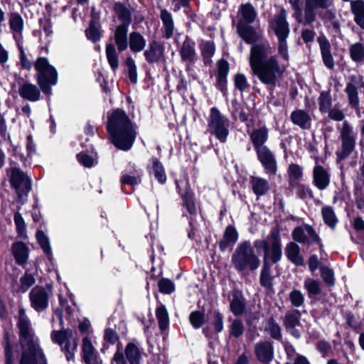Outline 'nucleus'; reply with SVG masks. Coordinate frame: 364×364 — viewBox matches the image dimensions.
<instances>
[{
    "label": "nucleus",
    "instance_id": "f257e3e1",
    "mask_svg": "<svg viewBox=\"0 0 364 364\" xmlns=\"http://www.w3.org/2000/svg\"><path fill=\"white\" fill-rule=\"evenodd\" d=\"M240 36L247 43L253 44L249 57L252 74L265 85L274 87L284 69L279 65L275 56L272 55V48L267 40L260 39V34L255 29L240 21L237 26Z\"/></svg>",
    "mask_w": 364,
    "mask_h": 364
},
{
    "label": "nucleus",
    "instance_id": "f03ea898",
    "mask_svg": "<svg viewBox=\"0 0 364 364\" xmlns=\"http://www.w3.org/2000/svg\"><path fill=\"white\" fill-rule=\"evenodd\" d=\"M17 327L19 332L21 354L19 364H47L39 339L23 308L18 310Z\"/></svg>",
    "mask_w": 364,
    "mask_h": 364
},
{
    "label": "nucleus",
    "instance_id": "7ed1b4c3",
    "mask_svg": "<svg viewBox=\"0 0 364 364\" xmlns=\"http://www.w3.org/2000/svg\"><path fill=\"white\" fill-rule=\"evenodd\" d=\"M107 130L112 143L119 149L127 151L132 146L136 132L124 111L115 109L108 117Z\"/></svg>",
    "mask_w": 364,
    "mask_h": 364
},
{
    "label": "nucleus",
    "instance_id": "20e7f679",
    "mask_svg": "<svg viewBox=\"0 0 364 364\" xmlns=\"http://www.w3.org/2000/svg\"><path fill=\"white\" fill-rule=\"evenodd\" d=\"M231 262L235 269L240 272L255 271L260 265L259 256L250 241L241 242L232 255Z\"/></svg>",
    "mask_w": 364,
    "mask_h": 364
},
{
    "label": "nucleus",
    "instance_id": "39448f33",
    "mask_svg": "<svg viewBox=\"0 0 364 364\" xmlns=\"http://www.w3.org/2000/svg\"><path fill=\"white\" fill-rule=\"evenodd\" d=\"M287 17V14L286 11L284 9H281L280 11L274 16L270 22L271 28L278 38L279 54L285 60H287L289 58L287 38L290 32Z\"/></svg>",
    "mask_w": 364,
    "mask_h": 364
},
{
    "label": "nucleus",
    "instance_id": "423d86ee",
    "mask_svg": "<svg viewBox=\"0 0 364 364\" xmlns=\"http://www.w3.org/2000/svg\"><path fill=\"white\" fill-rule=\"evenodd\" d=\"M230 121L216 107H212L208 118V132L225 143L229 135Z\"/></svg>",
    "mask_w": 364,
    "mask_h": 364
},
{
    "label": "nucleus",
    "instance_id": "0eeeda50",
    "mask_svg": "<svg viewBox=\"0 0 364 364\" xmlns=\"http://www.w3.org/2000/svg\"><path fill=\"white\" fill-rule=\"evenodd\" d=\"M35 68L38 71V83L41 90L46 94H50V85H54L58 81L56 70L49 64L46 58H39L35 63Z\"/></svg>",
    "mask_w": 364,
    "mask_h": 364
},
{
    "label": "nucleus",
    "instance_id": "6e6552de",
    "mask_svg": "<svg viewBox=\"0 0 364 364\" xmlns=\"http://www.w3.org/2000/svg\"><path fill=\"white\" fill-rule=\"evenodd\" d=\"M341 141V150L337 153L338 159L343 160L348 157L355 147L357 133L353 126L344 121L340 127H338Z\"/></svg>",
    "mask_w": 364,
    "mask_h": 364
},
{
    "label": "nucleus",
    "instance_id": "1a4fd4ad",
    "mask_svg": "<svg viewBox=\"0 0 364 364\" xmlns=\"http://www.w3.org/2000/svg\"><path fill=\"white\" fill-rule=\"evenodd\" d=\"M50 337L54 343L61 346L68 361L74 359L77 342V339L74 337V332L72 330L53 331L51 333Z\"/></svg>",
    "mask_w": 364,
    "mask_h": 364
},
{
    "label": "nucleus",
    "instance_id": "9d476101",
    "mask_svg": "<svg viewBox=\"0 0 364 364\" xmlns=\"http://www.w3.org/2000/svg\"><path fill=\"white\" fill-rule=\"evenodd\" d=\"M51 291L42 287H35L29 293L31 307L38 312L43 311L48 307Z\"/></svg>",
    "mask_w": 364,
    "mask_h": 364
},
{
    "label": "nucleus",
    "instance_id": "9b49d317",
    "mask_svg": "<svg viewBox=\"0 0 364 364\" xmlns=\"http://www.w3.org/2000/svg\"><path fill=\"white\" fill-rule=\"evenodd\" d=\"M10 182L20 198L23 194L26 195L31 189L29 178L23 172L17 168H11Z\"/></svg>",
    "mask_w": 364,
    "mask_h": 364
},
{
    "label": "nucleus",
    "instance_id": "f8f14e48",
    "mask_svg": "<svg viewBox=\"0 0 364 364\" xmlns=\"http://www.w3.org/2000/svg\"><path fill=\"white\" fill-rule=\"evenodd\" d=\"M332 0H305L304 25L311 24L316 20V10L328 9Z\"/></svg>",
    "mask_w": 364,
    "mask_h": 364
},
{
    "label": "nucleus",
    "instance_id": "ddd939ff",
    "mask_svg": "<svg viewBox=\"0 0 364 364\" xmlns=\"http://www.w3.org/2000/svg\"><path fill=\"white\" fill-rule=\"evenodd\" d=\"M271 239V245H268V247L265 250L264 260L269 258L273 263L278 262L282 256V251L281 247V240L279 237V232L277 229L272 230L269 236Z\"/></svg>",
    "mask_w": 364,
    "mask_h": 364
},
{
    "label": "nucleus",
    "instance_id": "4468645a",
    "mask_svg": "<svg viewBox=\"0 0 364 364\" xmlns=\"http://www.w3.org/2000/svg\"><path fill=\"white\" fill-rule=\"evenodd\" d=\"M259 161L268 175H275L277 171V163L274 154L269 148H260L256 151Z\"/></svg>",
    "mask_w": 364,
    "mask_h": 364
},
{
    "label": "nucleus",
    "instance_id": "2eb2a0df",
    "mask_svg": "<svg viewBox=\"0 0 364 364\" xmlns=\"http://www.w3.org/2000/svg\"><path fill=\"white\" fill-rule=\"evenodd\" d=\"M318 158L315 159V166L313 170V179L315 186L319 190L326 189L330 183V174L328 170L321 164ZM321 162H323L321 161Z\"/></svg>",
    "mask_w": 364,
    "mask_h": 364
},
{
    "label": "nucleus",
    "instance_id": "dca6fc26",
    "mask_svg": "<svg viewBox=\"0 0 364 364\" xmlns=\"http://www.w3.org/2000/svg\"><path fill=\"white\" fill-rule=\"evenodd\" d=\"M9 24L16 43L23 41L24 21L20 14L18 12H11L9 14Z\"/></svg>",
    "mask_w": 364,
    "mask_h": 364
},
{
    "label": "nucleus",
    "instance_id": "f3484780",
    "mask_svg": "<svg viewBox=\"0 0 364 364\" xmlns=\"http://www.w3.org/2000/svg\"><path fill=\"white\" fill-rule=\"evenodd\" d=\"M82 358L86 364H102L97 351L94 347L90 339L85 337L82 344Z\"/></svg>",
    "mask_w": 364,
    "mask_h": 364
},
{
    "label": "nucleus",
    "instance_id": "a211bd4d",
    "mask_svg": "<svg viewBox=\"0 0 364 364\" xmlns=\"http://www.w3.org/2000/svg\"><path fill=\"white\" fill-rule=\"evenodd\" d=\"M292 237L296 242L306 243L316 241L318 235L313 228L307 225L304 227H296L292 232Z\"/></svg>",
    "mask_w": 364,
    "mask_h": 364
},
{
    "label": "nucleus",
    "instance_id": "6ab92c4d",
    "mask_svg": "<svg viewBox=\"0 0 364 364\" xmlns=\"http://www.w3.org/2000/svg\"><path fill=\"white\" fill-rule=\"evenodd\" d=\"M164 55V47L156 41L150 42L147 48L144 52V56L146 60L149 63L159 62L163 60Z\"/></svg>",
    "mask_w": 364,
    "mask_h": 364
},
{
    "label": "nucleus",
    "instance_id": "aec40b11",
    "mask_svg": "<svg viewBox=\"0 0 364 364\" xmlns=\"http://www.w3.org/2000/svg\"><path fill=\"white\" fill-rule=\"evenodd\" d=\"M255 353L258 360L263 363L270 362L274 358L273 346L269 341L256 343Z\"/></svg>",
    "mask_w": 364,
    "mask_h": 364
},
{
    "label": "nucleus",
    "instance_id": "412c9836",
    "mask_svg": "<svg viewBox=\"0 0 364 364\" xmlns=\"http://www.w3.org/2000/svg\"><path fill=\"white\" fill-rule=\"evenodd\" d=\"M250 136L255 151L259 150L260 148L267 147L264 144L268 139L269 132L266 127L263 126L255 129L250 134Z\"/></svg>",
    "mask_w": 364,
    "mask_h": 364
},
{
    "label": "nucleus",
    "instance_id": "4be33fe9",
    "mask_svg": "<svg viewBox=\"0 0 364 364\" xmlns=\"http://www.w3.org/2000/svg\"><path fill=\"white\" fill-rule=\"evenodd\" d=\"M114 40L119 52L124 51L128 48L129 36L127 25H119L117 26L114 33Z\"/></svg>",
    "mask_w": 364,
    "mask_h": 364
},
{
    "label": "nucleus",
    "instance_id": "5701e85b",
    "mask_svg": "<svg viewBox=\"0 0 364 364\" xmlns=\"http://www.w3.org/2000/svg\"><path fill=\"white\" fill-rule=\"evenodd\" d=\"M18 93L22 98L31 102L38 101L41 96L38 88L30 82L21 85L18 88Z\"/></svg>",
    "mask_w": 364,
    "mask_h": 364
},
{
    "label": "nucleus",
    "instance_id": "b1692460",
    "mask_svg": "<svg viewBox=\"0 0 364 364\" xmlns=\"http://www.w3.org/2000/svg\"><path fill=\"white\" fill-rule=\"evenodd\" d=\"M11 252L16 263L19 265L25 264L28 258L29 249L22 242H16L11 247Z\"/></svg>",
    "mask_w": 364,
    "mask_h": 364
},
{
    "label": "nucleus",
    "instance_id": "393cba45",
    "mask_svg": "<svg viewBox=\"0 0 364 364\" xmlns=\"http://www.w3.org/2000/svg\"><path fill=\"white\" fill-rule=\"evenodd\" d=\"M250 184L253 193L257 196L265 195L270 189L269 182L259 176H251Z\"/></svg>",
    "mask_w": 364,
    "mask_h": 364
},
{
    "label": "nucleus",
    "instance_id": "a878e982",
    "mask_svg": "<svg viewBox=\"0 0 364 364\" xmlns=\"http://www.w3.org/2000/svg\"><path fill=\"white\" fill-rule=\"evenodd\" d=\"M286 255L296 266H301L304 264V258L301 255L299 246L295 242H291L288 243L285 247Z\"/></svg>",
    "mask_w": 364,
    "mask_h": 364
},
{
    "label": "nucleus",
    "instance_id": "bb28decb",
    "mask_svg": "<svg viewBox=\"0 0 364 364\" xmlns=\"http://www.w3.org/2000/svg\"><path fill=\"white\" fill-rule=\"evenodd\" d=\"M322 58L325 65L332 69L334 67L333 58L331 53V45L328 41L323 36L318 38Z\"/></svg>",
    "mask_w": 364,
    "mask_h": 364
},
{
    "label": "nucleus",
    "instance_id": "cd10ccee",
    "mask_svg": "<svg viewBox=\"0 0 364 364\" xmlns=\"http://www.w3.org/2000/svg\"><path fill=\"white\" fill-rule=\"evenodd\" d=\"M146 45V41L139 32L133 31L129 33L128 46L133 53L141 52Z\"/></svg>",
    "mask_w": 364,
    "mask_h": 364
},
{
    "label": "nucleus",
    "instance_id": "c85d7f7f",
    "mask_svg": "<svg viewBox=\"0 0 364 364\" xmlns=\"http://www.w3.org/2000/svg\"><path fill=\"white\" fill-rule=\"evenodd\" d=\"M291 120L295 125L301 129H309L311 127V117L307 112L301 109H297L291 112Z\"/></svg>",
    "mask_w": 364,
    "mask_h": 364
},
{
    "label": "nucleus",
    "instance_id": "c756f323",
    "mask_svg": "<svg viewBox=\"0 0 364 364\" xmlns=\"http://www.w3.org/2000/svg\"><path fill=\"white\" fill-rule=\"evenodd\" d=\"M238 239V233L236 229L228 225L224 232L223 238L219 242V247L221 251H225L228 246L235 244Z\"/></svg>",
    "mask_w": 364,
    "mask_h": 364
},
{
    "label": "nucleus",
    "instance_id": "7c9ffc66",
    "mask_svg": "<svg viewBox=\"0 0 364 364\" xmlns=\"http://www.w3.org/2000/svg\"><path fill=\"white\" fill-rule=\"evenodd\" d=\"M350 9L354 15L355 22L364 29V1L362 0L351 1Z\"/></svg>",
    "mask_w": 364,
    "mask_h": 364
},
{
    "label": "nucleus",
    "instance_id": "2f4dec72",
    "mask_svg": "<svg viewBox=\"0 0 364 364\" xmlns=\"http://www.w3.org/2000/svg\"><path fill=\"white\" fill-rule=\"evenodd\" d=\"M125 357L129 364H140L141 352L134 343H129L124 349Z\"/></svg>",
    "mask_w": 364,
    "mask_h": 364
},
{
    "label": "nucleus",
    "instance_id": "473e14b6",
    "mask_svg": "<svg viewBox=\"0 0 364 364\" xmlns=\"http://www.w3.org/2000/svg\"><path fill=\"white\" fill-rule=\"evenodd\" d=\"M141 173L139 169L135 166H132L131 169L126 170L122 177L121 182L122 184H129L134 186L141 183Z\"/></svg>",
    "mask_w": 364,
    "mask_h": 364
},
{
    "label": "nucleus",
    "instance_id": "72a5a7b5",
    "mask_svg": "<svg viewBox=\"0 0 364 364\" xmlns=\"http://www.w3.org/2000/svg\"><path fill=\"white\" fill-rule=\"evenodd\" d=\"M180 54L183 61L193 62L196 58L194 43L189 39L184 41L180 50Z\"/></svg>",
    "mask_w": 364,
    "mask_h": 364
},
{
    "label": "nucleus",
    "instance_id": "f704fd0d",
    "mask_svg": "<svg viewBox=\"0 0 364 364\" xmlns=\"http://www.w3.org/2000/svg\"><path fill=\"white\" fill-rule=\"evenodd\" d=\"M156 315L159 323V328L164 331L169 325V317L168 311L164 305L160 304L156 310Z\"/></svg>",
    "mask_w": 364,
    "mask_h": 364
},
{
    "label": "nucleus",
    "instance_id": "c9c22d12",
    "mask_svg": "<svg viewBox=\"0 0 364 364\" xmlns=\"http://www.w3.org/2000/svg\"><path fill=\"white\" fill-rule=\"evenodd\" d=\"M284 325L288 331L294 336L299 337V334L295 329L299 325V316L295 313H287L285 316Z\"/></svg>",
    "mask_w": 364,
    "mask_h": 364
},
{
    "label": "nucleus",
    "instance_id": "e433bc0d",
    "mask_svg": "<svg viewBox=\"0 0 364 364\" xmlns=\"http://www.w3.org/2000/svg\"><path fill=\"white\" fill-rule=\"evenodd\" d=\"M151 173L160 183H164L166 181V175L162 164L156 158L152 159V167Z\"/></svg>",
    "mask_w": 364,
    "mask_h": 364
},
{
    "label": "nucleus",
    "instance_id": "4c0bfd02",
    "mask_svg": "<svg viewBox=\"0 0 364 364\" xmlns=\"http://www.w3.org/2000/svg\"><path fill=\"white\" fill-rule=\"evenodd\" d=\"M36 239L48 259L51 260L53 259L52 249L48 236L46 235L42 230H38L36 232Z\"/></svg>",
    "mask_w": 364,
    "mask_h": 364
},
{
    "label": "nucleus",
    "instance_id": "58836bf2",
    "mask_svg": "<svg viewBox=\"0 0 364 364\" xmlns=\"http://www.w3.org/2000/svg\"><path fill=\"white\" fill-rule=\"evenodd\" d=\"M304 286L309 298L315 297L321 293V284L318 280L307 278L304 281Z\"/></svg>",
    "mask_w": 364,
    "mask_h": 364
},
{
    "label": "nucleus",
    "instance_id": "ea45409f",
    "mask_svg": "<svg viewBox=\"0 0 364 364\" xmlns=\"http://www.w3.org/2000/svg\"><path fill=\"white\" fill-rule=\"evenodd\" d=\"M106 57L112 69L115 70L119 67V57L115 46L112 43L106 46Z\"/></svg>",
    "mask_w": 364,
    "mask_h": 364
},
{
    "label": "nucleus",
    "instance_id": "a19ab883",
    "mask_svg": "<svg viewBox=\"0 0 364 364\" xmlns=\"http://www.w3.org/2000/svg\"><path fill=\"white\" fill-rule=\"evenodd\" d=\"M260 284L267 288L272 286V277L271 276V266L268 261L264 259L260 274Z\"/></svg>",
    "mask_w": 364,
    "mask_h": 364
},
{
    "label": "nucleus",
    "instance_id": "79ce46f5",
    "mask_svg": "<svg viewBox=\"0 0 364 364\" xmlns=\"http://www.w3.org/2000/svg\"><path fill=\"white\" fill-rule=\"evenodd\" d=\"M322 216L324 223L331 228H334L338 223L336 215L330 206H325L321 210Z\"/></svg>",
    "mask_w": 364,
    "mask_h": 364
},
{
    "label": "nucleus",
    "instance_id": "37998d69",
    "mask_svg": "<svg viewBox=\"0 0 364 364\" xmlns=\"http://www.w3.org/2000/svg\"><path fill=\"white\" fill-rule=\"evenodd\" d=\"M350 55L355 62H362L364 60V45L360 43H356L350 47Z\"/></svg>",
    "mask_w": 364,
    "mask_h": 364
},
{
    "label": "nucleus",
    "instance_id": "c03bdc74",
    "mask_svg": "<svg viewBox=\"0 0 364 364\" xmlns=\"http://www.w3.org/2000/svg\"><path fill=\"white\" fill-rule=\"evenodd\" d=\"M114 11L118 18L124 22L122 25H127L128 26L131 20L129 11L120 3L114 4Z\"/></svg>",
    "mask_w": 364,
    "mask_h": 364
},
{
    "label": "nucleus",
    "instance_id": "a18cd8bd",
    "mask_svg": "<svg viewBox=\"0 0 364 364\" xmlns=\"http://www.w3.org/2000/svg\"><path fill=\"white\" fill-rule=\"evenodd\" d=\"M231 323L229 326V332L230 334L235 337V338H239L240 337L245 331V326L242 323V321L238 318L231 320Z\"/></svg>",
    "mask_w": 364,
    "mask_h": 364
},
{
    "label": "nucleus",
    "instance_id": "49530a36",
    "mask_svg": "<svg viewBox=\"0 0 364 364\" xmlns=\"http://www.w3.org/2000/svg\"><path fill=\"white\" fill-rule=\"evenodd\" d=\"M229 72V64L225 60H220L218 62V82L222 85L226 82V77Z\"/></svg>",
    "mask_w": 364,
    "mask_h": 364
},
{
    "label": "nucleus",
    "instance_id": "de8ad7c7",
    "mask_svg": "<svg viewBox=\"0 0 364 364\" xmlns=\"http://www.w3.org/2000/svg\"><path fill=\"white\" fill-rule=\"evenodd\" d=\"M241 12L242 14L243 19L246 23H252V22L255 21L257 16V13L255 11V9L251 4H247L242 5L241 7Z\"/></svg>",
    "mask_w": 364,
    "mask_h": 364
},
{
    "label": "nucleus",
    "instance_id": "09e8293b",
    "mask_svg": "<svg viewBox=\"0 0 364 364\" xmlns=\"http://www.w3.org/2000/svg\"><path fill=\"white\" fill-rule=\"evenodd\" d=\"M245 306L244 299L238 296H234L230 303L232 312L236 316L241 315L245 311Z\"/></svg>",
    "mask_w": 364,
    "mask_h": 364
},
{
    "label": "nucleus",
    "instance_id": "8fccbe9b",
    "mask_svg": "<svg viewBox=\"0 0 364 364\" xmlns=\"http://www.w3.org/2000/svg\"><path fill=\"white\" fill-rule=\"evenodd\" d=\"M183 204L191 214L196 212V207L193 200V194L190 190H186L184 193H181Z\"/></svg>",
    "mask_w": 364,
    "mask_h": 364
},
{
    "label": "nucleus",
    "instance_id": "3c124183",
    "mask_svg": "<svg viewBox=\"0 0 364 364\" xmlns=\"http://www.w3.org/2000/svg\"><path fill=\"white\" fill-rule=\"evenodd\" d=\"M14 220L18 235L22 238H26L27 237L26 225L21 214L18 212L16 213Z\"/></svg>",
    "mask_w": 364,
    "mask_h": 364
},
{
    "label": "nucleus",
    "instance_id": "603ef678",
    "mask_svg": "<svg viewBox=\"0 0 364 364\" xmlns=\"http://www.w3.org/2000/svg\"><path fill=\"white\" fill-rule=\"evenodd\" d=\"M332 100L329 92H321L318 98L319 109L321 112H327L331 107Z\"/></svg>",
    "mask_w": 364,
    "mask_h": 364
},
{
    "label": "nucleus",
    "instance_id": "864d4df0",
    "mask_svg": "<svg viewBox=\"0 0 364 364\" xmlns=\"http://www.w3.org/2000/svg\"><path fill=\"white\" fill-rule=\"evenodd\" d=\"M321 277L323 282L328 286H333L335 284L334 272L327 266H321Z\"/></svg>",
    "mask_w": 364,
    "mask_h": 364
},
{
    "label": "nucleus",
    "instance_id": "5fc2aeb1",
    "mask_svg": "<svg viewBox=\"0 0 364 364\" xmlns=\"http://www.w3.org/2000/svg\"><path fill=\"white\" fill-rule=\"evenodd\" d=\"M364 87L363 77L360 75H352L350 77L349 82L347 83L346 90H359Z\"/></svg>",
    "mask_w": 364,
    "mask_h": 364
},
{
    "label": "nucleus",
    "instance_id": "6e6d98bb",
    "mask_svg": "<svg viewBox=\"0 0 364 364\" xmlns=\"http://www.w3.org/2000/svg\"><path fill=\"white\" fill-rule=\"evenodd\" d=\"M215 44L212 41H205L201 44V51L205 63H208L215 53Z\"/></svg>",
    "mask_w": 364,
    "mask_h": 364
},
{
    "label": "nucleus",
    "instance_id": "4d7b16f0",
    "mask_svg": "<svg viewBox=\"0 0 364 364\" xmlns=\"http://www.w3.org/2000/svg\"><path fill=\"white\" fill-rule=\"evenodd\" d=\"M266 330L269 332L271 336L275 339L281 338V328L273 318H270L266 326Z\"/></svg>",
    "mask_w": 364,
    "mask_h": 364
},
{
    "label": "nucleus",
    "instance_id": "13d9d810",
    "mask_svg": "<svg viewBox=\"0 0 364 364\" xmlns=\"http://www.w3.org/2000/svg\"><path fill=\"white\" fill-rule=\"evenodd\" d=\"M289 299L293 306L300 307L304 304V296L297 289H294L289 294Z\"/></svg>",
    "mask_w": 364,
    "mask_h": 364
},
{
    "label": "nucleus",
    "instance_id": "bf43d9fd",
    "mask_svg": "<svg viewBox=\"0 0 364 364\" xmlns=\"http://www.w3.org/2000/svg\"><path fill=\"white\" fill-rule=\"evenodd\" d=\"M86 35L87 37L93 42H96L100 38V32L95 22H90V26L86 31Z\"/></svg>",
    "mask_w": 364,
    "mask_h": 364
},
{
    "label": "nucleus",
    "instance_id": "052dcab7",
    "mask_svg": "<svg viewBox=\"0 0 364 364\" xmlns=\"http://www.w3.org/2000/svg\"><path fill=\"white\" fill-rule=\"evenodd\" d=\"M299 2L300 0H289V3L294 10V16L299 23H303L304 25V12H302V10L299 6Z\"/></svg>",
    "mask_w": 364,
    "mask_h": 364
},
{
    "label": "nucleus",
    "instance_id": "680f3d73",
    "mask_svg": "<svg viewBox=\"0 0 364 364\" xmlns=\"http://www.w3.org/2000/svg\"><path fill=\"white\" fill-rule=\"evenodd\" d=\"M159 291L164 294H171L174 289L173 283L168 279H162L159 282Z\"/></svg>",
    "mask_w": 364,
    "mask_h": 364
},
{
    "label": "nucleus",
    "instance_id": "e2e57ef3",
    "mask_svg": "<svg viewBox=\"0 0 364 364\" xmlns=\"http://www.w3.org/2000/svg\"><path fill=\"white\" fill-rule=\"evenodd\" d=\"M190 322L196 328H200L204 323V315L199 311H194L190 316Z\"/></svg>",
    "mask_w": 364,
    "mask_h": 364
},
{
    "label": "nucleus",
    "instance_id": "0e129e2a",
    "mask_svg": "<svg viewBox=\"0 0 364 364\" xmlns=\"http://www.w3.org/2000/svg\"><path fill=\"white\" fill-rule=\"evenodd\" d=\"M345 91L348 95L349 105L354 109L358 108L359 106V97L358 90H346Z\"/></svg>",
    "mask_w": 364,
    "mask_h": 364
},
{
    "label": "nucleus",
    "instance_id": "69168bd1",
    "mask_svg": "<svg viewBox=\"0 0 364 364\" xmlns=\"http://www.w3.org/2000/svg\"><path fill=\"white\" fill-rule=\"evenodd\" d=\"M288 173L291 178L299 180L303 176L302 168L298 164H291L289 166Z\"/></svg>",
    "mask_w": 364,
    "mask_h": 364
},
{
    "label": "nucleus",
    "instance_id": "338daca9",
    "mask_svg": "<svg viewBox=\"0 0 364 364\" xmlns=\"http://www.w3.org/2000/svg\"><path fill=\"white\" fill-rule=\"evenodd\" d=\"M327 112L329 118L333 121L341 122L345 118L343 112L336 106L331 108Z\"/></svg>",
    "mask_w": 364,
    "mask_h": 364
},
{
    "label": "nucleus",
    "instance_id": "774afa93",
    "mask_svg": "<svg viewBox=\"0 0 364 364\" xmlns=\"http://www.w3.org/2000/svg\"><path fill=\"white\" fill-rule=\"evenodd\" d=\"M20 282V288L23 292H25L35 283V279L31 274H25V275L21 278Z\"/></svg>",
    "mask_w": 364,
    "mask_h": 364
}]
</instances>
